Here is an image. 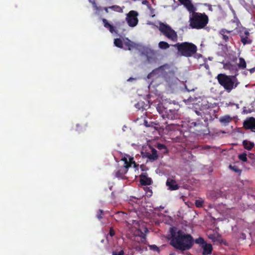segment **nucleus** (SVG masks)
I'll use <instances>...</instances> for the list:
<instances>
[{"label":"nucleus","instance_id":"nucleus-1","mask_svg":"<svg viewBox=\"0 0 255 255\" xmlns=\"http://www.w3.org/2000/svg\"><path fill=\"white\" fill-rule=\"evenodd\" d=\"M171 237L170 245L175 249L181 251L190 250L194 244L193 237L190 234L185 233L176 227L170 228Z\"/></svg>","mask_w":255,"mask_h":255},{"label":"nucleus","instance_id":"nucleus-2","mask_svg":"<svg viewBox=\"0 0 255 255\" xmlns=\"http://www.w3.org/2000/svg\"><path fill=\"white\" fill-rule=\"evenodd\" d=\"M157 110L164 119H168V121L165 122L168 127L173 126L177 128L179 126L177 121L180 119L177 111L165 107L162 104L158 105Z\"/></svg>","mask_w":255,"mask_h":255},{"label":"nucleus","instance_id":"nucleus-3","mask_svg":"<svg viewBox=\"0 0 255 255\" xmlns=\"http://www.w3.org/2000/svg\"><path fill=\"white\" fill-rule=\"evenodd\" d=\"M237 75L238 74H235L234 76H228L221 73L217 75V79L219 84L223 87L227 92L230 93L239 84L236 78Z\"/></svg>","mask_w":255,"mask_h":255},{"label":"nucleus","instance_id":"nucleus-4","mask_svg":"<svg viewBox=\"0 0 255 255\" xmlns=\"http://www.w3.org/2000/svg\"><path fill=\"white\" fill-rule=\"evenodd\" d=\"M189 17V25L194 29H200L204 28L208 23L209 18L205 13L194 11Z\"/></svg>","mask_w":255,"mask_h":255},{"label":"nucleus","instance_id":"nucleus-5","mask_svg":"<svg viewBox=\"0 0 255 255\" xmlns=\"http://www.w3.org/2000/svg\"><path fill=\"white\" fill-rule=\"evenodd\" d=\"M172 46L177 48L181 56L186 57H191L197 50V46L195 44L187 42L177 43Z\"/></svg>","mask_w":255,"mask_h":255},{"label":"nucleus","instance_id":"nucleus-6","mask_svg":"<svg viewBox=\"0 0 255 255\" xmlns=\"http://www.w3.org/2000/svg\"><path fill=\"white\" fill-rule=\"evenodd\" d=\"M157 27L160 34L166 37L168 39L174 42L177 41L178 35L177 32L168 24L160 22Z\"/></svg>","mask_w":255,"mask_h":255},{"label":"nucleus","instance_id":"nucleus-7","mask_svg":"<svg viewBox=\"0 0 255 255\" xmlns=\"http://www.w3.org/2000/svg\"><path fill=\"white\" fill-rule=\"evenodd\" d=\"M168 69V65L164 64L154 69L151 72L147 75L148 79H151L152 80H156L159 78H164L166 75L165 70Z\"/></svg>","mask_w":255,"mask_h":255},{"label":"nucleus","instance_id":"nucleus-8","mask_svg":"<svg viewBox=\"0 0 255 255\" xmlns=\"http://www.w3.org/2000/svg\"><path fill=\"white\" fill-rule=\"evenodd\" d=\"M137 15V12L134 10L130 11L127 14L126 20L129 26L134 27L136 25L138 22Z\"/></svg>","mask_w":255,"mask_h":255},{"label":"nucleus","instance_id":"nucleus-9","mask_svg":"<svg viewBox=\"0 0 255 255\" xmlns=\"http://www.w3.org/2000/svg\"><path fill=\"white\" fill-rule=\"evenodd\" d=\"M219 34L225 43L228 42H232L233 40L231 35V31L226 29L223 28L221 29L219 31Z\"/></svg>","mask_w":255,"mask_h":255},{"label":"nucleus","instance_id":"nucleus-10","mask_svg":"<svg viewBox=\"0 0 255 255\" xmlns=\"http://www.w3.org/2000/svg\"><path fill=\"white\" fill-rule=\"evenodd\" d=\"M142 154L143 157H146L151 162L156 160L158 157L156 150L153 148H151V153L144 152H142Z\"/></svg>","mask_w":255,"mask_h":255},{"label":"nucleus","instance_id":"nucleus-11","mask_svg":"<svg viewBox=\"0 0 255 255\" xmlns=\"http://www.w3.org/2000/svg\"><path fill=\"white\" fill-rule=\"evenodd\" d=\"M190 127H199V129L197 130L201 133L205 134L206 131L205 129L206 128V126L199 119L197 120L196 122H191Z\"/></svg>","mask_w":255,"mask_h":255},{"label":"nucleus","instance_id":"nucleus-12","mask_svg":"<svg viewBox=\"0 0 255 255\" xmlns=\"http://www.w3.org/2000/svg\"><path fill=\"white\" fill-rule=\"evenodd\" d=\"M179 2L183 4L187 10L191 13L196 10V7L191 2V0H178Z\"/></svg>","mask_w":255,"mask_h":255},{"label":"nucleus","instance_id":"nucleus-13","mask_svg":"<svg viewBox=\"0 0 255 255\" xmlns=\"http://www.w3.org/2000/svg\"><path fill=\"white\" fill-rule=\"evenodd\" d=\"M139 198L133 196L130 197L129 200L128 204H132L133 206L132 208L130 209V213L132 212L136 213V209L139 206Z\"/></svg>","mask_w":255,"mask_h":255},{"label":"nucleus","instance_id":"nucleus-14","mask_svg":"<svg viewBox=\"0 0 255 255\" xmlns=\"http://www.w3.org/2000/svg\"><path fill=\"white\" fill-rule=\"evenodd\" d=\"M244 127L246 129H255V118L251 117L244 123Z\"/></svg>","mask_w":255,"mask_h":255},{"label":"nucleus","instance_id":"nucleus-15","mask_svg":"<svg viewBox=\"0 0 255 255\" xmlns=\"http://www.w3.org/2000/svg\"><path fill=\"white\" fill-rule=\"evenodd\" d=\"M249 34V32L246 29L244 31V35L242 33L240 34L241 41L244 45L250 44L252 43V40L250 39L248 37Z\"/></svg>","mask_w":255,"mask_h":255},{"label":"nucleus","instance_id":"nucleus-16","mask_svg":"<svg viewBox=\"0 0 255 255\" xmlns=\"http://www.w3.org/2000/svg\"><path fill=\"white\" fill-rule=\"evenodd\" d=\"M129 166H123L115 173V176L117 178L123 179L125 175L127 173Z\"/></svg>","mask_w":255,"mask_h":255},{"label":"nucleus","instance_id":"nucleus-17","mask_svg":"<svg viewBox=\"0 0 255 255\" xmlns=\"http://www.w3.org/2000/svg\"><path fill=\"white\" fill-rule=\"evenodd\" d=\"M140 182L142 185H149L151 184V178L147 177L145 173H142L139 176Z\"/></svg>","mask_w":255,"mask_h":255},{"label":"nucleus","instance_id":"nucleus-18","mask_svg":"<svg viewBox=\"0 0 255 255\" xmlns=\"http://www.w3.org/2000/svg\"><path fill=\"white\" fill-rule=\"evenodd\" d=\"M166 185L170 190H176L179 189V186L176 182L173 179H167Z\"/></svg>","mask_w":255,"mask_h":255},{"label":"nucleus","instance_id":"nucleus-19","mask_svg":"<svg viewBox=\"0 0 255 255\" xmlns=\"http://www.w3.org/2000/svg\"><path fill=\"white\" fill-rule=\"evenodd\" d=\"M202 250V254L204 255H210L213 250L212 246L210 244L206 243L201 247Z\"/></svg>","mask_w":255,"mask_h":255},{"label":"nucleus","instance_id":"nucleus-20","mask_svg":"<svg viewBox=\"0 0 255 255\" xmlns=\"http://www.w3.org/2000/svg\"><path fill=\"white\" fill-rule=\"evenodd\" d=\"M232 118L229 115H225L220 118L219 122L222 125L227 126L232 121Z\"/></svg>","mask_w":255,"mask_h":255},{"label":"nucleus","instance_id":"nucleus-21","mask_svg":"<svg viewBox=\"0 0 255 255\" xmlns=\"http://www.w3.org/2000/svg\"><path fill=\"white\" fill-rule=\"evenodd\" d=\"M123 43L126 47V49L128 50H131L135 47V44L128 38L124 39Z\"/></svg>","mask_w":255,"mask_h":255},{"label":"nucleus","instance_id":"nucleus-22","mask_svg":"<svg viewBox=\"0 0 255 255\" xmlns=\"http://www.w3.org/2000/svg\"><path fill=\"white\" fill-rule=\"evenodd\" d=\"M102 21L104 26L108 29L112 33L115 31L114 26L109 23L106 19L103 18Z\"/></svg>","mask_w":255,"mask_h":255},{"label":"nucleus","instance_id":"nucleus-23","mask_svg":"<svg viewBox=\"0 0 255 255\" xmlns=\"http://www.w3.org/2000/svg\"><path fill=\"white\" fill-rule=\"evenodd\" d=\"M224 68L225 69L229 70L230 71L235 70V72L237 73L236 74H238V70L236 67V66L229 62L226 63L224 65Z\"/></svg>","mask_w":255,"mask_h":255},{"label":"nucleus","instance_id":"nucleus-24","mask_svg":"<svg viewBox=\"0 0 255 255\" xmlns=\"http://www.w3.org/2000/svg\"><path fill=\"white\" fill-rule=\"evenodd\" d=\"M121 160L124 162L125 165L124 166H129V167H130L133 160V158L129 156H128V157L124 156L122 158Z\"/></svg>","mask_w":255,"mask_h":255},{"label":"nucleus","instance_id":"nucleus-25","mask_svg":"<svg viewBox=\"0 0 255 255\" xmlns=\"http://www.w3.org/2000/svg\"><path fill=\"white\" fill-rule=\"evenodd\" d=\"M243 144L244 148L248 150L252 149L255 145V144L254 142H250V141L246 140L243 141Z\"/></svg>","mask_w":255,"mask_h":255},{"label":"nucleus","instance_id":"nucleus-26","mask_svg":"<svg viewBox=\"0 0 255 255\" xmlns=\"http://www.w3.org/2000/svg\"><path fill=\"white\" fill-rule=\"evenodd\" d=\"M239 59V63L238 64L239 68L243 69H245L247 67V64L245 60L242 57H240Z\"/></svg>","mask_w":255,"mask_h":255},{"label":"nucleus","instance_id":"nucleus-27","mask_svg":"<svg viewBox=\"0 0 255 255\" xmlns=\"http://www.w3.org/2000/svg\"><path fill=\"white\" fill-rule=\"evenodd\" d=\"M158 46L160 49H166L170 47V45L165 41H160L158 43Z\"/></svg>","mask_w":255,"mask_h":255},{"label":"nucleus","instance_id":"nucleus-28","mask_svg":"<svg viewBox=\"0 0 255 255\" xmlns=\"http://www.w3.org/2000/svg\"><path fill=\"white\" fill-rule=\"evenodd\" d=\"M157 148L160 150H162V153L165 154L168 152V149L166 146L161 143H158L157 145Z\"/></svg>","mask_w":255,"mask_h":255},{"label":"nucleus","instance_id":"nucleus-29","mask_svg":"<svg viewBox=\"0 0 255 255\" xmlns=\"http://www.w3.org/2000/svg\"><path fill=\"white\" fill-rule=\"evenodd\" d=\"M114 44L119 48H122L123 47V41L120 38L115 39Z\"/></svg>","mask_w":255,"mask_h":255},{"label":"nucleus","instance_id":"nucleus-30","mask_svg":"<svg viewBox=\"0 0 255 255\" xmlns=\"http://www.w3.org/2000/svg\"><path fill=\"white\" fill-rule=\"evenodd\" d=\"M195 243L197 244H199L201 247L206 243L204 239L202 237L196 239L195 240Z\"/></svg>","mask_w":255,"mask_h":255},{"label":"nucleus","instance_id":"nucleus-31","mask_svg":"<svg viewBox=\"0 0 255 255\" xmlns=\"http://www.w3.org/2000/svg\"><path fill=\"white\" fill-rule=\"evenodd\" d=\"M110 9H111L112 10L118 12H123V9L120 6L117 5L110 6Z\"/></svg>","mask_w":255,"mask_h":255},{"label":"nucleus","instance_id":"nucleus-32","mask_svg":"<svg viewBox=\"0 0 255 255\" xmlns=\"http://www.w3.org/2000/svg\"><path fill=\"white\" fill-rule=\"evenodd\" d=\"M238 157L240 159V160L244 162H246L247 161V154L245 153H242L241 154H240L238 156Z\"/></svg>","mask_w":255,"mask_h":255},{"label":"nucleus","instance_id":"nucleus-33","mask_svg":"<svg viewBox=\"0 0 255 255\" xmlns=\"http://www.w3.org/2000/svg\"><path fill=\"white\" fill-rule=\"evenodd\" d=\"M229 168L234 171L235 172L241 173V170L239 169L238 167L236 165H229Z\"/></svg>","mask_w":255,"mask_h":255},{"label":"nucleus","instance_id":"nucleus-34","mask_svg":"<svg viewBox=\"0 0 255 255\" xmlns=\"http://www.w3.org/2000/svg\"><path fill=\"white\" fill-rule=\"evenodd\" d=\"M103 215L104 211L101 209H99L97 212L96 217L98 219L101 220L103 218Z\"/></svg>","mask_w":255,"mask_h":255},{"label":"nucleus","instance_id":"nucleus-35","mask_svg":"<svg viewBox=\"0 0 255 255\" xmlns=\"http://www.w3.org/2000/svg\"><path fill=\"white\" fill-rule=\"evenodd\" d=\"M195 204L198 208L202 207L203 204V201L201 200H195Z\"/></svg>","mask_w":255,"mask_h":255},{"label":"nucleus","instance_id":"nucleus-36","mask_svg":"<svg viewBox=\"0 0 255 255\" xmlns=\"http://www.w3.org/2000/svg\"><path fill=\"white\" fill-rule=\"evenodd\" d=\"M149 247L150 250H151L153 251H155L158 253H159V252H160V250H159V248L155 245H150L149 246Z\"/></svg>","mask_w":255,"mask_h":255},{"label":"nucleus","instance_id":"nucleus-37","mask_svg":"<svg viewBox=\"0 0 255 255\" xmlns=\"http://www.w3.org/2000/svg\"><path fill=\"white\" fill-rule=\"evenodd\" d=\"M126 215H127V214L124 212H118L116 213L115 214L116 217H117V216L121 217L122 216L123 218H125V216H126Z\"/></svg>","mask_w":255,"mask_h":255},{"label":"nucleus","instance_id":"nucleus-38","mask_svg":"<svg viewBox=\"0 0 255 255\" xmlns=\"http://www.w3.org/2000/svg\"><path fill=\"white\" fill-rule=\"evenodd\" d=\"M112 255H124V252L123 250H121L119 252L113 251L112 253Z\"/></svg>","mask_w":255,"mask_h":255},{"label":"nucleus","instance_id":"nucleus-39","mask_svg":"<svg viewBox=\"0 0 255 255\" xmlns=\"http://www.w3.org/2000/svg\"><path fill=\"white\" fill-rule=\"evenodd\" d=\"M109 235L112 237L115 236V232L113 229V227L110 228Z\"/></svg>","mask_w":255,"mask_h":255},{"label":"nucleus","instance_id":"nucleus-40","mask_svg":"<svg viewBox=\"0 0 255 255\" xmlns=\"http://www.w3.org/2000/svg\"><path fill=\"white\" fill-rule=\"evenodd\" d=\"M93 4V7L95 8V9H96L97 10H100L101 9V7H99L97 5L96 2L94 1L92 3Z\"/></svg>","mask_w":255,"mask_h":255},{"label":"nucleus","instance_id":"nucleus-41","mask_svg":"<svg viewBox=\"0 0 255 255\" xmlns=\"http://www.w3.org/2000/svg\"><path fill=\"white\" fill-rule=\"evenodd\" d=\"M220 191L219 192L213 191L212 194L214 195L215 198H217L220 196Z\"/></svg>","mask_w":255,"mask_h":255},{"label":"nucleus","instance_id":"nucleus-42","mask_svg":"<svg viewBox=\"0 0 255 255\" xmlns=\"http://www.w3.org/2000/svg\"><path fill=\"white\" fill-rule=\"evenodd\" d=\"M142 3L147 6L150 5L149 2L147 0H143Z\"/></svg>","mask_w":255,"mask_h":255},{"label":"nucleus","instance_id":"nucleus-43","mask_svg":"<svg viewBox=\"0 0 255 255\" xmlns=\"http://www.w3.org/2000/svg\"><path fill=\"white\" fill-rule=\"evenodd\" d=\"M103 9L105 10L106 13H109V9H110V6L109 7H104Z\"/></svg>","mask_w":255,"mask_h":255},{"label":"nucleus","instance_id":"nucleus-44","mask_svg":"<svg viewBox=\"0 0 255 255\" xmlns=\"http://www.w3.org/2000/svg\"><path fill=\"white\" fill-rule=\"evenodd\" d=\"M210 148V146L209 145H205L203 147V148L205 149H209Z\"/></svg>","mask_w":255,"mask_h":255},{"label":"nucleus","instance_id":"nucleus-45","mask_svg":"<svg viewBox=\"0 0 255 255\" xmlns=\"http://www.w3.org/2000/svg\"><path fill=\"white\" fill-rule=\"evenodd\" d=\"M195 113H196V114L197 115H198V116L201 115L202 116L201 113L199 111H195Z\"/></svg>","mask_w":255,"mask_h":255},{"label":"nucleus","instance_id":"nucleus-46","mask_svg":"<svg viewBox=\"0 0 255 255\" xmlns=\"http://www.w3.org/2000/svg\"><path fill=\"white\" fill-rule=\"evenodd\" d=\"M255 68H252V69H250V72H251V73H252V72H254V71H255Z\"/></svg>","mask_w":255,"mask_h":255},{"label":"nucleus","instance_id":"nucleus-47","mask_svg":"<svg viewBox=\"0 0 255 255\" xmlns=\"http://www.w3.org/2000/svg\"><path fill=\"white\" fill-rule=\"evenodd\" d=\"M169 255H175V254L174 253H172L170 254Z\"/></svg>","mask_w":255,"mask_h":255},{"label":"nucleus","instance_id":"nucleus-48","mask_svg":"<svg viewBox=\"0 0 255 255\" xmlns=\"http://www.w3.org/2000/svg\"><path fill=\"white\" fill-rule=\"evenodd\" d=\"M204 122L207 121V119H204Z\"/></svg>","mask_w":255,"mask_h":255},{"label":"nucleus","instance_id":"nucleus-49","mask_svg":"<svg viewBox=\"0 0 255 255\" xmlns=\"http://www.w3.org/2000/svg\"><path fill=\"white\" fill-rule=\"evenodd\" d=\"M79 125L78 124H77V127L78 128V127H79Z\"/></svg>","mask_w":255,"mask_h":255}]
</instances>
